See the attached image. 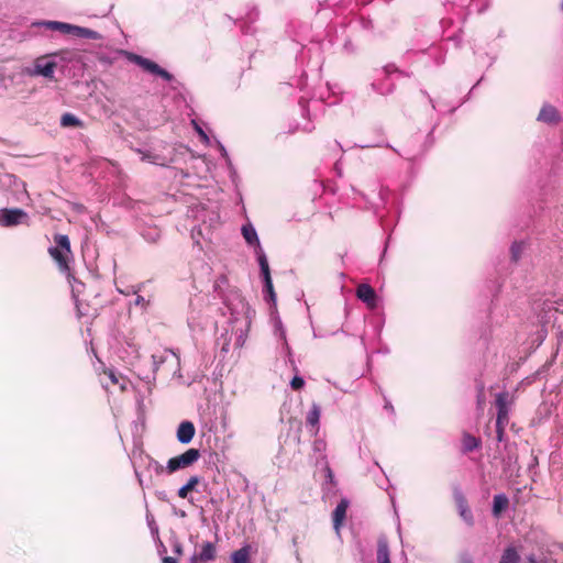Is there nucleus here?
Here are the masks:
<instances>
[{
	"mask_svg": "<svg viewBox=\"0 0 563 563\" xmlns=\"http://www.w3.org/2000/svg\"><path fill=\"white\" fill-rule=\"evenodd\" d=\"M236 302L227 305L230 311L229 327L218 339L221 352L228 353L231 349L239 350L243 347L251 327V320L254 311L247 302L240 296H236Z\"/></svg>",
	"mask_w": 563,
	"mask_h": 563,
	"instance_id": "f257e3e1",
	"label": "nucleus"
},
{
	"mask_svg": "<svg viewBox=\"0 0 563 563\" xmlns=\"http://www.w3.org/2000/svg\"><path fill=\"white\" fill-rule=\"evenodd\" d=\"M153 372L145 376L147 384L155 380L156 373L163 368L165 372H172L173 377L181 378L179 356L172 350H163L152 355Z\"/></svg>",
	"mask_w": 563,
	"mask_h": 563,
	"instance_id": "f03ea898",
	"label": "nucleus"
},
{
	"mask_svg": "<svg viewBox=\"0 0 563 563\" xmlns=\"http://www.w3.org/2000/svg\"><path fill=\"white\" fill-rule=\"evenodd\" d=\"M197 221H201L202 224L195 225L191 229V236L197 244L199 239H210L211 229L218 223L219 216L216 212H208L203 207H198L194 214Z\"/></svg>",
	"mask_w": 563,
	"mask_h": 563,
	"instance_id": "7ed1b4c3",
	"label": "nucleus"
},
{
	"mask_svg": "<svg viewBox=\"0 0 563 563\" xmlns=\"http://www.w3.org/2000/svg\"><path fill=\"white\" fill-rule=\"evenodd\" d=\"M57 67V63L53 55H44L34 59L32 66L22 68V74L30 77H44L46 79H53Z\"/></svg>",
	"mask_w": 563,
	"mask_h": 563,
	"instance_id": "20e7f679",
	"label": "nucleus"
},
{
	"mask_svg": "<svg viewBox=\"0 0 563 563\" xmlns=\"http://www.w3.org/2000/svg\"><path fill=\"white\" fill-rule=\"evenodd\" d=\"M54 240L56 245L49 247L48 252L57 263L59 271L66 273L69 271L68 260L71 255L69 238L65 234H57Z\"/></svg>",
	"mask_w": 563,
	"mask_h": 563,
	"instance_id": "39448f33",
	"label": "nucleus"
},
{
	"mask_svg": "<svg viewBox=\"0 0 563 563\" xmlns=\"http://www.w3.org/2000/svg\"><path fill=\"white\" fill-rule=\"evenodd\" d=\"M198 449H188L183 454L174 456L167 461L166 472L173 474L179 470H185L195 464L200 459Z\"/></svg>",
	"mask_w": 563,
	"mask_h": 563,
	"instance_id": "423d86ee",
	"label": "nucleus"
},
{
	"mask_svg": "<svg viewBox=\"0 0 563 563\" xmlns=\"http://www.w3.org/2000/svg\"><path fill=\"white\" fill-rule=\"evenodd\" d=\"M29 214L19 208L0 209V225L3 228H12L21 224H29Z\"/></svg>",
	"mask_w": 563,
	"mask_h": 563,
	"instance_id": "0eeeda50",
	"label": "nucleus"
},
{
	"mask_svg": "<svg viewBox=\"0 0 563 563\" xmlns=\"http://www.w3.org/2000/svg\"><path fill=\"white\" fill-rule=\"evenodd\" d=\"M126 56L130 62L136 64L145 71L159 76L166 81H170L173 79V75L170 73L162 68L158 64L154 63L153 60L134 53H128Z\"/></svg>",
	"mask_w": 563,
	"mask_h": 563,
	"instance_id": "6e6552de",
	"label": "nucleus"
},
{
	"mask_svg": "<svg viewBox=\"0 0 563 563\" xmlns=\"http://www.w3.org/2000/svg\"><path fill=\"white\" fill-rule=\"evenodd\" d=\"M241 232L247 245L254 247V253L257 257V262L260 263L262 258H267L253 224L251 222L243 224Z\"/></svg>",
	"mask_w": 563,
	"mask_h": 563,
	"instance_id": "1a4fd4ad",
	"label": "nucleus"
},
{
	"mask_svg": "<svg viewBox=\"0 0 563 563\" xmlns=\"http://www.w3.org/2000/svg\"><path fill=\"white\" fill-rule=\"evenodd\" d=\"M495 404L497 407L496 424H499V427L506 426L508 423V415L510 409L509 394L506 391L498 393L496 395Z\"/></svg>",
	"mask_w": 563,
	"mask_h": 563,
	"instance_id": "9d476101",
	"label": "nucleus"
},
{
	"mask_svg": "<svg viewBox=\"0 0 563 563\" xmlns=\"http://www.w3.org/2000/svg\"><path fill=\"white\" fill-rule=\"evenodd\" d=\"M356 297L366 303L369 309L377 307V295L372 286L368 284H361L356 289Z\"/></svg>",
	"mask_w": 563,
	"mask_h": 563,
	"instance_id": "9b49d317",
	"label": "nucleus"
},
{
	"mask_svg": "<svg viewBox=\"0 0 563 563\" xmlns=\"http://www.w3.org/2000/svg\"><path fill=\"white\" fill-rule=\"evenodd\" d=\"M454 500H455L459 514H460L461 518L463 519V521L468 526H473L474 517H473V514H472L462 492H460V490L454 492Z\"/></svg>",
	"mask_w": 563,
	"mask_h": 563,
	"instance_id": "f8f14e48",
	"label": "nucleus"
},
{
	"mask_svg": "<svg viewBox=\"0 0 563 563\" xmlns=\"http://www.w3.org/2000/svg\"><path fill=\"white\" fill-rule=\"evenodd\" d=\"M537 120L541 123L551 125L559 123L561 121V115L554 106L544 103L540 109Z\"/></svg>",
	"mask_w": 563,
	"mask_h": 563,
	"instance_id": "ddd939ff",
	"label": "nucleus"
},
{
	"mask_svg": "<svg viewBox=\"0 0 563 563\" xmlns=\"http://www.w3.org/2000/svg\"><path fill=\"white\" fill-rule=\"evenodd\" d=\"M261 268V274L264 280V290L267 292L269 300L274 301L276 300V294L274 291L273 282L271 277V271L267 258H262V261L258 263Z\"/></svg>",
	"mask_w": 563,
	"mask_h": 563,
	"instance_id": "4468645a",
	"label": "nucleus"
},
{
	"mask_svg": "<svg viewBox=\"0 0 563 563\" xmlns=\"http://www.w3.org/2000/svg\"><path fill=\"white\" fill-rule=\"evenodd\" d=\"M196 433L195 426L191 421H183L177 429V440L181 444H188L192 441Z\"/></svg>",
	"mask_w": 563,
	"mask_h": 563,
	"instance_id": "2eb2a0df",
	"label": "nucleus"
},
{
	"mask_svg": "<svg viewBox=\"0 0 563 563\" xmlns=\"http://www.w3.org/2000/svg\"><path fill=\"white\" fill-rule=\"evenodd\" d=\"M136 152L140 154L141 161L147 162L154 165L158 166H168L170 163H174V158H167L165 156H162L159 154H156L151 151H142L136 150Z\"/></svg>",
	"mask_w": 563,
	"mask_h": 563,
	"instance_id": "dca6fc26",
	"label": "nucleus"
},
{
	"mask_svg": "<svg viewBox=\"0 0 563 563\" xmlns=\"http://www.w3.org/2000/svg\"><path fill=\"white\" fill-rule=\"evenodd\" d=\"M217 549L216 545L212 542H205L201 545V550L199 554H195L190 559V563H197L200 562H208L216 558Z\"/></svg>",
	"mask_w": 563,
	"mask_h": 563,
	"instance_id": "f3484780",
	"label": "nucleus"
},
{
	"mask_svg": "<svg viewBox=\"0 0 563 563\" xmlns=\"http://www.w3.org/2000/svg\"><path fill=\"white\" fill-rule=\"evenodd\" d=\"M563 562V543L553 544L548 548L547 553L542 558V563H561Z\"/></svg>",
	"mask_w": 563,
	"mask_h": 563,
	"instance_id": "a211bd4d",
	"label": "nucleus"
},
{
	"mask_svg": "<svg viewBox=\"0 0 563 563\" xmlns=\"http://www.w3.org/2000/svg\"><path fill=\"white\" fill-rule=\"evenodd\" d=\"M67 34L74 35L76 37L90 38V40H99L101 37L100 34L93 30L74 25V24H68V33Z\"/></svg>",
	"mask_w": 563,
	"mask_h": 563,
	"instance_id": "6ab92c4d",
	"label": "nucleus"
},
{
	"mask_svg": "<svg viewBox=\"0 0 563 563\" xmlns=\"http://www.w3.org/2000/svg\"><path fill=\"white\" fill-rule=\"evenodd\" d=\"M321 410L317 404L311 406V409L307 413V426L310 427V431L312 435H317L319 431V420H320Z\"/></svg>",
	"mask_w": 563,
	"mask_h": 563,
	"instance_id": "aec40b11",
	"label": "nucleus"
},
{
	"mask_svg": "<svg viewBox=\"0 0 563 563\" xmlns=\"http://www.w3.org/2000/svg\"><path fill=\"white\" fill-rule=\"evenodd\" d=\"M349 507V501L346 499H342L335 507L333 511V527L339 532L340 527L345 518L346 509Z\"/></svg>",
	"mask_w": 563,
	"mask_h": 563,
	"instance_id": "412c9836",
	"label": "nucleus"
},
{
	"mask_svg": "<svg viewBox=\"0 0 563 563\" xmlns=\"http://www.w3.org/2000/svg\"><path fill=\"white\" fill-rule=\"evenodd\" d=\"M200 481H201V478L197 475L190 476L189 479L187 481V483L178 489V492H177L178 497H180L183 499H188V501L192 504V499L189 498L188 494H189V492H191L196 488V486L200 483Z\"/></svg>",
	"mask_w": 563,
	"mask_h": 563,
	"instance_id": "4be33fe9",
	"label": "nucleus"
},
{
	"mask_svg": "<svg viewBox=\"0 0 563 563\" xmlns=\"http://www.w3.org/2000/svg\"><path fill=\"white\" fill-rule=\"evenodd\" d=\"M68 24L69 23L59 22V21H37V22L32 23L33 26H37V27L43 26V27L52 30V31H58L63 34L68 33Z\"/></svg>",
	"mask_w": 563,
	"mask_h": 563,
	"instance_id": "5701e85b",
	"label": "nucleus"
},
{
	"mask_svg": "<svg viewBox=\"0 0 563 563\" xmlns=\"http://www.w3.org/2000/svg\"><path fill=\"white\" fill-rule=\"evenodd\" d=\"M377 563H390L387 540L380 538L377 542Z\"/></svg>",
	"mask_w": 563,
	"mask_h": 563,
	"instance_id": "b1692460",
	"label": "nucleus"
},
{
	"mask_svg": "<svg viewBox=\"0 0 563 563\" xmlns=\"http://www.w3.org/2000/svg\"><path fill=\"white\" fill-rule=\"evenodd\" d=\"M508 503L509 500L505 494L495 495L493 501V515L498 518L507 508Z\"/></svg>",
	"mask_w": 563,
	"mask_h": 563,
	"instance_id": "393cba45",
	"label": "nucleus"
},
{
	"mask_svg": "<svg viewBox=\"0 0 563 563\" xmlns=\"http://www.w3.org/2000/svg\"><path fill=\"white\" fill-rule=\"evenodd\" d=\"M520 562V555L517 551V549L512 545L507 547L499 560L498 563H519Z\"/></svg>",
	"mask_w": 563,
	"mask_h": 563,
	"instance_id": "a878e982",
	"label": "nucleus"
},
{
	"mask_svg": "<svg viewBox=\"0 0 563 563\" xmlns=\"http://www.w3.org/2000/svg\"><path fill=\"white\" fill-rule=\"evenodd\" d=\"M462 445H463L464 452H472V451L476 450L477 448H479L481 440L475 438L472 434L465 433L463 435Z\"/></svg>",
	"mask_w": 563,
	"mask_h": 563,
	"instance_id": "bb28decb",
	"label": "nucleus"
},
{
	"mask_svg": "<svg viewBox=\"0 0 563 563\" xmlns=\"http://www.w3.org/2000/svg\"><path fill=\"white\" fill-rule=\"evenodd\" d=\"M232 563H251L250 560V548L243 547L231 555Z\"/></svg>",
	"mask_w": 563,
	"mask_h": 563,
	"instance_id": "cd10ccee",
	"label": "nucleus"
},
{
	"mask_svg": "<svg viewBox=\"0 0 563 563\" xmlns=\"http://www.w3.org/2000/svg\"><path fill=\"white\" fill-rule=\"evenodd\" d=\"M525 249H526V243L523 241L514 242L510 247L511 260L514 262L519 261Z\"/></svg>",
	"mask_w": 563,
	"mask_h": 563,
	"instance_id": "c85d7f7f",
	"label": "nucleus"
},
{
	"mask_svg": "<svg viewBox=\"0 0 563 563\" xmlns=\"http://www.w3.org/2000/svg\"><path fill=\"white\" fill-rule=\"evenodd\" d=\"M60 124L64 128L79 126L81 124V122L76 115H74L71 113H65L60 118Z\"/></svg>",
	"mask_w": 563,
	"mask_h": 563,
	"instance_id": "c756f323",
	"label": "nucleus"
},
{
	"mask_svg": "<svg viewBox=\"0 0 563 563\" xmlns=\"http://www.w3.org/2000/svg\"><path fill=\"white\" fill-rule=\"evenodd\" d=\"M191 124H192L195 131L201 137V141L203 143H208L209 142V137H208L207 133L203 131V129L201 128V125L196 120H191Z\"/></svg>",
	"mask_w": 563,
	"mask_h": 563,
	"instance_id": "7c9ffc66",
	"label": "nucleus"
},
{
	"mask_svg": "<svg viewBox=\"0 0 563 563\" xmlns=\"http://www.w3.org/2000/svg\"><path fill=\"white\" fill-rule=\"evenodd\" d=\"M327 449V443L322 439H316L313 441V451L318 453H323Z\"/></svg>",
	"mask_w": 563,
	"mask_h": 563,
	"instance_id": "2f4dec72",
	"label": "nucleus"
},
{
	"mask_svg": "<svg viewBox=\"0 0 563 563\" xmlns=\"http://www.w3.org/2000/svg\"><path fill=\"white\" fill-rule=\"evenodd\" d=\"M140 290H141V285H139V286H130V287L124 288V289L118 287V291L121 292V294H124V295L137 294Z\"/></svg>",
	"mask_w": 563,
	"mask_h": 563,
	"instance_id": "473e14b6",
	"label": "nucleus"
},
{
	"mask_svg": "<svg viewBox=\"0 0 563 563\" xmlns=\"http://www.w3.org/2000/svg\"><path fill=\"white\" fill-rule=\"evenodd\" d=\"M148 466L153 468L156 474H162L164 471H166V466L164 467L162 464L154 460L150 462Z\"/></svg>",
	"mask_w": 563,
	"mask_h": 563,
	"instance_id": "72a5a7b5",
	"label": "nucleus"
},
{
	"mask_svg": "<svg viewBox=\"0 0 563 563\" xmlns=\"http://www.w3.org/2000/svg\"><path fill=\"white\" fill-rule=\"evenodd\" d=\"M303 384L305 382L300 376H295L290 382V386L295 390L300 389L303 386Z\"/></svg>",
	"mask_w": 563,
	"mask_h": 563,
	"instance_id": "f704fd0d",
	"label": "nucleus"
},
{
	"mask_svg": "<svg viewBox=\"0 0 563 563\" xmlns=\"http://www.w3.org/2000/svg\"><path fill=\"white\" fill-rule=\"evenodd\" d=\"M9 177L13 179L14 185L16 186V188H21L23 194L27 196L26 188H25V183H23L21 180H18L14 176H9Z\"/></svg>",
	"mask_w": 563,
	"mask_h": 563,
	"instance_id": "c9c22d12",
	"label": "nucleus"
},
{
	"mask_svg": "<svg viewBox=\"0 0 563 563\" xmlns=\"http://www.w3.org/2000/svg\"><path fill=\"white\" fill-rule=\"evenodd\" d=\"M397 71H398V69L394 65H387L382 69V73L384 75H391Z\"/></svg>",
	"mask_w": 563,
	"mask_h": 563,
	"instance_id": "e433bc0d",
	"label": "nucleus"
},
{
	"mask_svg": "<svg viewBox=\"0 0 563 563\" xmlns=\"http://www.w3.org/2000/svg\"><path fill=\"white\" fill-rule=\"evenodd\" d=\"M107 375H108V377L110 378V380L113 384H118L119 383V377H118V375L113 371L107 372Z\"/></svg>",
	"mask_w": 563,
	"mask_h": 563,
	"instance_id": "4c0bfd02",
	"label": "nucleus"
},
{
	"mask_svg": "<svg viewBox=\"0 0 563 563\" xmlns=\"http://www.w3.org/2000/svg\"><path fill=\"white\" fill-rule=\"evenodd\" d=\"M506 426H501L499 427V424H496V432H497V439L498 441H501L503 440V435H504V429H505Z\"/></svg>",
	"mask_w": 563,
	"mask_h": 563,
	"instance_id": "58836bf2",
	"label": "nucleus"
},
{
	"mask_svg": "<svg viewBox=\"0 0 563 563\" xmlns=\"http://www.w3.org/2000/svg\"><path fill=\"white\" fill-rule=\"evenodd\" d=\"M324 470H325V473H327V478H328L330 482H332V481H333V477H334L332 470L330 468V466H329L328 464H325Z\"/></svg>",
	"mask_w": 563,
	"mask_h": 563,
	"instance_id": "ea45409f",
	"label": "nucleus"
},
{
	"mask_svg": "<svg viewBox=\"0 0 563 563\" xmlns=\"http://www.w3.org/2000/svg\"><path fill=\"white\" fill-rule=\"evenodd\" d=\"M461 563H473L472 558L468 554L461 555Z\"/></svg>",
	"mask_w": 563,
	"mask_h": 563,
	"instance_id": "a19ab883",
	"label": "nucleus"
},
{
	"mask_svg": "<svg viewBox=\"0 0 563 563\" xmlns=\"http://www.w3.org/2000/svg\"><path fill=\"white\" fill-rule=\"evenodd\" d=\"M528 563H542V559L538 561L533 554L527 556Z\"/></svg>",
	"mask_w": 563,
	"mask_h": 563,
	"instance_id": "79ce46f5",
	"label": "nucleus"
},
{
	"mask_svg": "<svg viewBox=\"0 0 563 563\" xmlns=\"http://www.w3.org/2000/svg\"><path fill=\"white\" fill-rule=\"evenodd\" d=\"M144 302H145L144 297H142V296H140V295H137V296H136V298H135V300H134V303H135L136 306H140V305H143Z\"/></svg>",
	"mask_w": 563,
	"mask_h": 563,
	"instance_id": "37998d69",
	"label": "nucleus"
},
{
	"mask_svg": "<svg viewBox=\"0 0 563 563\" xmlns=\"http://www.w3.org/2000/svg\"><path fill=\"white\" fill-rule=\"evenodd\" d=\"M81 286V284L77 280L74 282V284H71V288H73V294L75 295L78 290V287Z\"/></svg>",
	"mask_w": 563,
	"mask_h": 563,
	"instance_id": "c03bdc74",
	"label": "nucleus"
},
{
	"mask_svg": "<svg viewBox=\"0 0 563 563\" xmlns=\"http://www.w3.org/2000/svg\"><path fill=\"white\" fill-rule=\"evenodd\" d=\"M277 330H279V335H280V338H282L283 340H285V338H286V336H285V330L283 329L280 321L278 322Z\"/></svg>",
	"mask_w": 563,
	"mask_h": 563,
	"instance_id": "a18cd8bd",
	"label": "nucleus"
},
{
	"mask_svg": "<svg viewBox=\"0 0 563 563\" xmlns=\"http://www.w3.org/2000/svg\"><path fill=\"white\" fill-rule=\"evenodd\" d=\"M163 563H177V560L172 556H165Z\"/></svg>",
	"mask_w": 563,
	"mask_h": 563,
	"instance_id": "49530a36",
	"label": "nucleus"
},
{
	"mask_svg": "<svg viewBox=\"0 0 563 563\" xmlns=\"http://www.w3.org/2000/svg\"><path fill=\"white\" fill-rule=\"evenodd\" d=\"M372 87L377 90L379 93H386V92H389L391 89L388 88L387 90H383V89H379L376 87V84H372Z\"/></svg>",
	"mask_w": 563,
	"mask_h": 563,
	"instance_id": "de8ad7c7",
	"label": "nucleus"
},
{
	"mask_svg": "<svg viewBox=\"0 0 563 563\" xmlns=\"http://www.w3.org/2000/svg\"><path fill=\"white\" fill-rule=\"evenodd\" d=\"M135 475H136V477H137L139 484H140L141 486H143V479H142V477L140 476L139 472H136V471H135Z\"/></svg>",
	"mask_w": 563,
	"mask_h": 563,
	"instance_id": "09e8293b",
	"label": "nucleus"
},
{
	"mask_svg": "<svg viewBox=\"0 0 563 563\" xmlns=\"http://www.w3.org/2000/svg\"><path fill=\"white\" fill-rule=\"evenodd\" d=\"M220 150H221V154H222L223 156H228V153H227V151H225V148H224V146H223V145H220Z\"/></svg>",
	"mask_w": 563,
	"mask_h": 563,
	"instance_id": "8fccbe9b",
	"label": "nucleus"
},
{
	"mask_svg": "<svg viewBox=\"0 0 563 563\" xmlns=\"http://www.w3.org/2000/svg\"><path fill=\"white\" fill-rule=\"evenodd\" d=\"M158 497H159V499H164L165 494L164 493H158Z\"/></svg>",
	"mask_w": 563,
	"mask_h": 563,
	"instance_id": "3c124183",
	"label": "nucleus"
},
{
	"mask_svg": "<svg viewBox=\"0 0 563 563\" xmlns=\"http://www.w3.org/2000/svg\"><path fill=\"white\" fill-rule=\"evenodd\" d=\"M560 10L563 12V0H562V2L560 3Z\"/></svg>",
	"mask_w": 563,
	"mask_h": 563,
	"instance_id": "603ef678",
	"label": "nucleus"
},
{
	"mask_svg": "<svg viewBox=\"0 0 563 563\" xmlns=\"http://www.w3.org/2000/svg\"><path fill=\"white\" fill-rule=\"evenodd\" d=\"M175 551H176V552H178V553H180V547H177V548L175 549Z\"/></svg>",
	"mask_w": 563,
	"mask_h": 563,
	"instance_id": "864d4df0",
	"label": "nucleus"
},
{
	"mask_svg": "<svg viewBox=\"0 0 563 563\" xmlns=\"http://www.w3.org/2000/svg\"><path fill=\"white\" fill-rule=\"evenodd\" d=\"M561 563H563V562H561Z\"/></svg>",
	"mask_w": 563,
	"mask_h": 563,
	"instance_id": "5fc2aeb1",
	"label": "nucleus"
}]
</instances>
